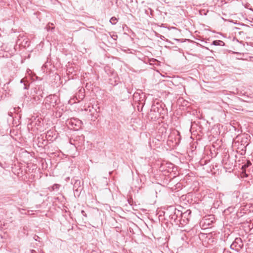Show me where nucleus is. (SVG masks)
Here are the masks:
<instances>
[{"instance_id": "4468645a", "label": "nucleus", "mask_w": 253, "mask_h": 253, "mask_svg": "<svg viewBox=\"0 0 253 253\" xmlns=\"http://www.w3.org/2000/svg\"><path fill=\"white\" fill-rule=\"evenodd\" d=\"M39 239H40V238L38 236H37V238H35L36 241H40Z\"/></svg>"}, {"instance_id": "9d476101", "label": "nucleus", "mask_w": 253, "mask_h": 253, "mask_svg": "<svg viewBox=\"0 0 253 253\" xmlns=\"http://www.w3.org/2000/svg\"><path fill=\"white\" fill-rule=\"evenodd\" d=\"M116 21H117V18L115 17H112L110 20V22L112 24H115L116 23Z\"/></svg>"}, {"instance_id": "9b49d317", "label": "nucleus", "mask_w": 253, "mask_h": 253, "mask_svg": "<svg viewBox=\"0 0 253 253\" xmlns=\"http://www.w3.org/2000/svg\"><path fill=\"white\" fill-rule=\"evenodd\" d=\"M80 184V181L79 180H76V182L74 184V187H76V185H79Z\"/></svg>"}, {"instance_id": "dca6fc26", "label": "nucleus", "mask_w": 253, "mask_h": 253, "mask_svg": "<svg viewBox=\"0 0 253 253\" xmlns=\"http://www.w3.org/2000/svg\"><path fill=\"white\" fill-rule=\"evenodd\" d=\"M42 253H44L43 252H42Z\"/></svg>"}, {"instance_id": "ddd939ff", "label": "nucleus", "mask_w": 253, "mask_h": 253, "mask_svg": "<svg viewBox=\"0 0 253 253\" xmlns=\"http://www.w3.org/2000/svg\"><path fill=\"white\" fill-rule=\"evenodd\" d=\"M30 252H31V253H37V252L35 250H31L30 251Z\"/></svg>"}, {"instance_id": "6e6552de", "label": "nucleus", "mask_w": 253, "mask_h": 253, "mask_svg": "<svg viewBox=\"0 0 253 253\" xmlns=\"http://www.w3.org/2000/svg\"><path fill=\"white\" fill-rule=\"evenodd\" d=\"M20 83L23 84H22V87L24 89H28L29 87V85L27 83H26L24 79L21 80Z\"/></svg>"}, {"instance_id": "423d86ee", "label": "nucleus", "mask_w": 253, "mask_h": 253, "mask_svg": "<svg viewBox=\"0 0 253 253\" xmlns=\"http://www.w3.org/2000/svg\"><path fill=\"white\" fill-rule=\"evenodd\" d=\"M211 44L215 45V46H217V45L224 46L225 43L222 41L215 40V41H213L212 42Z\"/></svg>"}, {"instance_id": "f257e3e1", "label": "nucleus", "mask_w": 253, "mask_h": 253, "mask_svg": "<svg viewBox=\"0 0 253 253\" xmlns=\"http://www.w3.org/2000/svg\"><path fill=\"white\" fill-rule=\"evenodd\" d=\"M169 215L171 219L173 220L174 222L178 221L180 218V214H181V211L177 210L173 207H170L169 211L167 213Z\"/></svg>"}, {"instance_id": "7ed1b4c3", "label": "nucleus", "mask_w": 253, "mask_h": 253, "mask_svg": "<svg viewBox=\"0 0 253 253\" xmlns=\"http://www.w3.org/2000/svg\"><path fill=\"white\" fill-rule=\"evenodd\" d=\"M86 111L90 113V115L91 116V120L94 121L98 116V113L99 112V107L95 106L94 108L93 106H88L87 108L85 109Z\"/></svg>"}, {"instance_id": "f8f14e48", "label": "nucleus", "mask_w": 253, "mask_h": 253, "mask_svg": "<svg viewBox=\"0 0 253 253\" xmlns=\"http://www.w3.org/2000/svg\"><path fill=\"white\" fill-rule=\"evenodd\" d=\"M81 212L83 216H84L85 217L87 216V215L84 211L82 210Z\"/></svg>"}, {"instance_id": "f03ea898", "label": "nucleus", "mask_w": 253, "mask_h": 253, "mask_svg": "<svg viewBox=\"0 0 253 253\" xmlns=\"http://www.w3.org/2000/svg\"><path fill=\"white\" fill-rule=\"evenodd\" d=\"M191 211L189 210H186L184 212L181 211V214H180V218L178 220L180 224L182 225H184L188 223L191 217Z\"/></svg>"}, {"instance_id": "0eeeda50", "label": "nucleus", "mask_w": 253, "mask_h": 253, "mask_svg": "<svg viewBox=\"0 0 253 253\" xmlns=\"http://www.w3.org/2000/svg\"><path fill=\"white\" fill-rule=\"evenodd\" d=\"M52 133H53V131L50 130L47 131V132L46 133V135H45V138H46L47 140H51V138L53 136Z\"/></svg>"}, {"instance_id": "20e7f679", "label": "nucleus", "mask_w": 253, "mask_h": 253, "mask_svg": "<svg viewBox=\"0 0 253 253\" xmlns=\"http://www.w3.org/2000/svg\"><path fill=\"white\" fill-rule=\"evenodd\" d=\"M244 246V244L242 239L240 238H236L234 241L230 246V248L232 250H235L238 252Z\"/></svg>"}, {"instance_id": "2eb2a0df", "label": "nucleus", "mask_w": 253, "mask_h": 253, "mask_svg": "<svg viewBox=\"0 0 253 253\" xmlns=\"http://www.w3.org/2000/svg\"><path fill=\"white\" fill-rule=\"evenodd\" d=\"M0 166L2 167V166H1V164H0Z\"/></svg>"}, {"instance_id": "39448f33", "label": "nucleus", "mask_w": 253, "mask_h": 253, "mask_svg": "<svg viewBox=\"0 0 253 253\" xmlns=\"http://www.w3.org/2000/svg\"><path fill=\"white\" fill-rule=\"evenodd\" d=\"M214 218L213 216L212 215H209L208 217H205L201 221V224H202V226L205 228H209L210 226L212 224L213 222Z\"/></svg>"}, {"instance_id": "1a4fd4ad", "label": "nucleus", "mask_w": 253, "mask_h": 253, "mask_svg": "<svg viewBox=\"0 0 253 253\" xmlns=\"http://www.w3.org/2000/svg\"><path fill=\"white\" fill-rule=\"evenodd\" d=\"M59 187H60V185L57 184H55L52 187V190H58L59 189Z\"/></svg>"}]
</instances>
